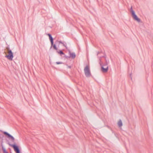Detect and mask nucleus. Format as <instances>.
<instances>
[{
    "instance_id": "obj_1",
    "label": "nucleus",
    "mask_w": 153,
    "mask_h": 153,
    "mask_svg": "<svg viewBox=\"0 0 153 153\" xmlns=\"http://www.w3.org/2000/svg\"><path fill=\"white\" fill-rule=\"evenodd\" d=\"M0 131L2 132V133L5 136L10 140L12 142L14 143L13 144L10 143L8 140H7V143L9 146L12 147L14 149L16 153H21V151L19 148V146L15 142V139L14 137L10 134L5 131H3L2 130H0Z\"/></svg>"
},
{
    "instance_id": "obj_2",
    "label": "nucleus",
    "mask_w": 153,
    "mask_h": 153,
    "mask_svg": "<svg viewBox=\"0 0 153 153\" xmlns=\"http://www.w3.org/2000/svg\"><path fill=\"white\" fill-rule=\"evenodd\" d=\"M8 52V54L6 55L5 57L7 58L8 59L12 61L13 60V53L11 50H9Z\"/></svg>"
},
{
    "instance_id": "obj_3",
    "label": "nucleus",
    "mask_w": 153,
    "mask_h": 153,
    "mask_svg": "<svg viewBox=\"0 0 153 153\" xmlns=\"http://www.w3.org/2000/svg\"><path fill=\"white\" fill-rule=\"evenodd\" d=\"M84 72L86 76H91L89 67L87 65L84 68Z\"/></svg>"
},
{
    "instance_id": "obj_4",
    "label": "nucleus",
    "mask_w": 153,
    "mask_h": 153,
    "mask_svg": "<svg viewBox=\"0 0 153 153\" xmlns=\"http://www.w3.org/2000/svg\"><path fill=\"white\" fill-rule=\"evenodd\" d=\"M4 137V136L3 135H1L0 137L1 138V146L2 150L3 151V153H9L6 150V149L4 147L3 145V138Z\"/></svg>"
},
{
    "instance_id": "obj_5",
    "label": "nucleus",
    "mask_w": 153,
    "mask_h": 153,
    "mask_svg": "<svg viewBox=\"0 0 153 153\" xmlns=\"http://www.w3.org/2000/svg\"><path fill=\"white\" fill-rule=\"evenodd\" d=\"M100 64L101 66V70L103 72H107L108 70V66H107L106 68H104V66H105V65H102V62H101V59H100Z\"/></svg>"
},
{
    "instance_id": "obj_6",
    "label": "nucleus",
    "mask_w": 153,
    "mask_h": 153,
    "mask_svg": "<svg viewBox=\"0 0 153 153\" xmlns=\"http://www.w3.org/2000/svg\"><path fill=\"white\" fill-rule=\"evenodd\" d=\"M57 42H58L59 44H62L63 45L65 48L66 49H68V47L67 46V44L65 42H62L60 40H56V41L55 43H56Z\"/></svg>"
},
{
    "instance_id": "obj_7",
    "label": "nucleus",
    "mask_w": 153,
    "mask_h": 153,
    "mask_svg": "<svg viewBox=\"0 0 153 153\" xmlns=\"http://www.w3.org/2000/svg\"><path fill=\"white\" fill-rule=\"evenodd\" d=\"M51 47L50 48H51L52 47H53V49L56 51H57L58 50V49L56 47V44H54L53 41L51 42Z\"/></svg>"
},
{
    "instance_id": "obj_8",
    "label": "nucleus",
    "mask_w": 153,
    "mask_h": 153,
    "mask_svg": "<svg viewBox=\"0 0 153 153\" xmlns=\"http://www.w3.org/2000/svg\"><path fill=\"white\" fill-rule=\"evenodd\" d=\"M132 17L135 20L137 21L138 22H140V19L138 17L136 14Z\"/></svg>"
},
{
    "instance_id": "obj_9",
    "label": "nucleus",
    "mask_w": 153,
    "mask_h": 153,
    "mask_svg": "<svg viewBox=\"0 0 153 153\" xmlns=\"http://www.w3.org/2000/svg\"><path fill=\"white\" fill-rule=\"evenodd\" d=\"M71 79L73 82L76 83L79 82V80L77 77H71Z\"/></svg>"
},
{
    "instance_id": "obj_10",
    "label": "nucleus",
    "mask_w": 153,
    "mask_h": 153,
    "mask_svg": "<svg viewBox=\"0 0 153 153\" xmlns=\"http://www.w3.org/2000/svg\"><path fill=\"white\" fill-rule=\"evenodd\" d=\"M46 34L48 36L49 39L51 42L53 41V38L52 37L50 33H47Z\"/></svg>"
},
{
    "instance_id": "obj_11",
    "label": "nucleus",
    "mask_w": 153,
    "mask_h": 153,
    "mask_svg": "<svg viewBox=\"0 0 153 153\" xmlns=\"http://www.w3.org/2000/svg\"><path fill=\"white\" fill-rule=\"evenodd\" d=\"M46 34L48 36L49 39L51 42L53 41V38L52 37L50 33H47Z\"/></svg>"
},
{
    "instance_id": "obj_12",
    "label": "nucleus",
    "mask_w": 153,
    "mask_h": 153,
    "mask_svg": "<svg viewBox=\"0 0 153 153\" xmlns=\"http://www.w3.org/2000/svg\"><path fill=\"white\" fill-rule=\"evenodd\" d=\"M123 123L121 120L120 119L117 123V125L119 128L123 126Z\"/></svg>"
},
{
    "instance_id": "obj_13",
    "label": "nucleus",
    "mask_w": 153,
    "mask_h": 153,
    "mask_svg": "<svg viewBox=\"0 0 153 153\" xmlns=\"http://www.w3.org/2000/svg\"><path fill=\"white\" fill-rule=\"evenodd\" d=\"M130 11L132 16L136 15L135 11L133 10L132 6H131L130 8Z\"/></svg>"
},
{
    "instance_id": "obj_14",
    "label": "nucleus",
    "mask_w": 153,
    "mask_h": 153,
    "mask_svg": "<svg viewBox=\"0 0 153 153\" xmlns=\"http://www.w3.org/2000/svg\"><path fill=\"white\" fill-rule=\"evenodd\" d=\"M56 52L59 54L61 56L63 55H65V53L63 52L62 50H58Z\"/></svg>"
},
{
    "instance_id": "obj_15",
    "label": "nucleus",
    "mask_w": 153,
    "mask_h": 153,
    "mask_svg": "<svg viewBox=\"0 0 153 153\" xmlns=\"http://www.w3.org/2000/svg\"><path fill=\"white\" fill-rule=\"evenodd\" d=\"M76 56V55L75 53L74 52H72L71 53V54L70 55V57H71L72 59H74Z\"/></svg>"
},
{
    "instance_id": "obj_16",
    "label": "nucleus",
    "mask_w": 153,
    "mask_h": 153,
    "mask_svg": "<svg viewBox=\"0 0 153 153\" xmlns=\"http://www.w3.org/2000/svg\"><path fill=\"white\" fill-rule=\"evenodd\" d=\"M105 63H106V65H108V63H109V60L108 59H107L106 58L105 59Z\"/></svg>"
},
{
    "instance_id": "obj_17",
    "label": "nucleus",
    "mask_w": 153,
    "mask_h": 153,
    "mask_svg": "<svg viewBox=\"0 0 153 153\" xmlns=\"http://www.w3.org/2000/svg\"><path fill=\"white\" fill-rule=\"evenodd\" d=\"M56 63L57 65L64 64L63 63L61 62H56Z\"/></svg>"
},
{
    "instance_id": "obj_18",
    "label": "nucleus",
    "mask_w": 153,
    "mask_h": 153,
    "mask_svg": "<svg viewBox=\"0 0 153 153\" xmlns=\"http://www.w3.org/2000/svg\"><path fill=\"white\" fill-rule=\"evenodd\" d=\"M64 55V57H65V58L68 59V58H70V56H67L66 55H65V54Z\"/></svg>"
},
{
    "instance_id": "obj_19",
    "label": "nucleus",
    "mask_w": 153,
    "mask_h": 153,
    "mask_svg": "<svg viewBox=\"0 0 153 153\" xmlns=\"http://www.w3.org/2000/svg\"><path fill=\"white\" fill-rule=\"evenodd\" d=\"M6 49L7 50V51H9V50H11L10 49L9 46L8 45L6 48Z\"/></svg>"
},
{
    "instance_id": "obj_20",
    "label": "nucleus",
    "mask_w": 153,
    "mask_h": 153,
    "mask_svg": "<svg viewBox=\"0 0 153 153\" xmlns=\"http://www.w3.org/2000/svg\"><path fill=\"white\" fill-rule=\"evenodd\" d=\"M67 50L68 51V53H69V55H70L71 54V53H72L71 52L70 50L69 49H68H68H67Z\"/></svg>"
},
{
    "instance_id": "obj_21",
    "label": "nucleus",
    "mask_w": 153,
    "mask_h": 153,
    "mask_svg": "<svg viewBox=\"0 0 153 153\" xmlns=\"http://www.w3.org/2000/svg\"><path fill=\"white\" fill-rule=\"evenodd\" d=\"M106 54H105L104 56H103L101 57L100 58L104 57L105 58H105H106Z\"/></svg>"
},
{
    "instance_id": "obj_22",
    "label": "nucleus",
    "mask_w": 153,
    "mask_h": 153,
    "mask_svg": "<svg viewBox=\"0 0 153 153\" xmlns=\"http://www.w3.org/2000/svg\"><path fill=\"white\" fill-rule=\"evenodd\" d=\"M68 67L69 68H71V66H68Z\"/></svg>"
},
{
    "instance_id": "obj_23",
    "label": "nucleus",
    "mask_w": 153,
    "mask_h": 153,
    "mask_svg": "<svg viewBox=\"0 0 153 153\" xmlns=\"http://www.w3.org/2000/svg\"><path fill=\"white\" fill-rule=\"evenodd\" d=\"M103 65H105V66L106 65H106V63H105Z\"/></svg>"
},
{
    "instance_id": "obj_24",
    "label": "nucleus",
    "mask_w": 153,
    "mask_h": 153,
    "mask_svg": "<svg viewBox=\"0 0 153 153\" xmlns=\"http://www.w3.org/2000/svg\"><path fill=\"white\" fill-rule=\"evenodd\" d=\"M130 78H131V80H132V77H130Z\"/></svg>"
},
{
    "instance_id": "obj_25",
    "label": "nucleus",
    "mask_w": 153,
    "mask_h": 153,
    "mask_svg": "<svg viewBox=\"0 0 153 153\" xmlns=\"http://www.w3.org/2000/svg\"><path fill=\"white\" fill-rule=\"evenodd\" d=\"M131 73L130 74V76H131Z\"/></svg>"
},
{
    "instance_id": "obj_26",
    "label": "nucleus",
    "mask_w": 153,
    "mask_h": 153,
    "mask_svg": "<svg viewBox=\"0 0 153 153\" xmlns=\"http://www.w3.org/2000/svg\"><path fill=\"white\" fill-rule=\"evenodd\" d=\"M99 53V52H98L97 55H98Z\"/></svg>"
}]
</instances>
